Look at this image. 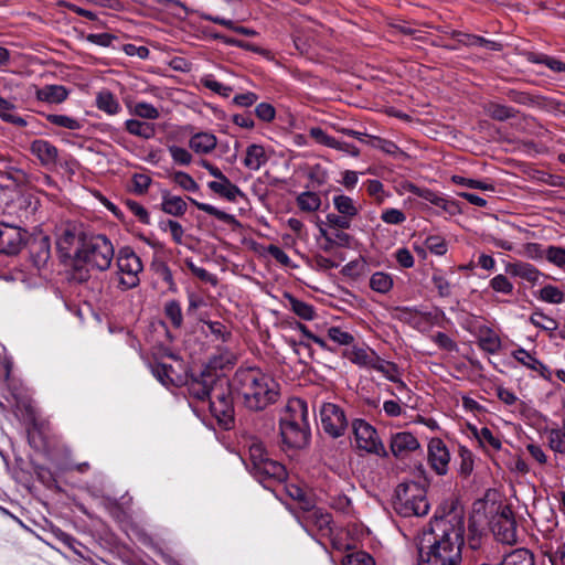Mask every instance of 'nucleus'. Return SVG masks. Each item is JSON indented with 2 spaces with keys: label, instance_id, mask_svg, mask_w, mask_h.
<instances>
[{
  "label": "nucleus",
  "instance_id": "25",
  "mask_svg": "<svg viewBox=\"0 0 565 565\" xmlns=\"http://www.w3.org/2000/svg\"><path fill=\"white\" fill-rule=\"evenodd\" d=\"M344 355L361 367L373 369L379 355L369 348L353 347L345 351Z\"/></svg>",
  "mask_w": 565,
  "mask_h": 565
},
{
  "label": "nucleus",
  "instance_id": "8",
  "mask_svg": "<svg viewBox=\"0 0 565 565\" xmlns=\"http://www.w3.org/2000/svg\"><path fill=\"white\" fill-rule=\"evenodd\" d=\"M232 382L222 376L212 390L209 399L211 414L224 426H228L234 420V404L231 393Z\"/></svg>",
  "mask_w": 565,
  "mask_h": 565
},
{
  "label": "nucleus",
  "instance_id": "26",
  "mask_svg": "<svg viewBox=\"0 0 565 565\" xmlns=\"http://www.w3.org/2000/svg\"><path fill=\"white\" fill-rule=\"evenodd\" d=\"M207 186L214 193L232 202L236 201L238 196H243L242 190L233 184L226 175L217 181H210Z\"/></svg>",
  "mask_w": 565,
  "mask_h": 565
},
{
  "label": "nucleus",
  "instance_id": "6",
  "mask_svg": "<svg viewBox=\"0 0 565 565\" xmlns=\"http://www.w3.org/2000/svg\"><path fill=\"white\" fill-rule=\"evenodd\" d=\"M393 507L395 512L403 518L424 516L430 508L425 488L415 481L397 486Z\"/></svg>",
  "mask_w": 565,
  "mask_h": 565
},
{
  "label": "nucleus",
  "instance_id": "13",
  "mask_svg": "<svg viewBox=\"0 0 565 565\" xmlns=\"http://www.w3.org/2000/svg\"><path fill=\"white\" fill-rule=\"evenodd\" d=\"M492 532L495 539L504 544L516 543V522L511 509L504 507L492 521Z\"/></svg>",
  "mask_w": 565,
  "mask_h": 565
},
{
  "label": "nucleus",
  "instance_id": "29",
  "mask_svg": "<svg viewBox=\"0 0 565 565\" xmlns=\"http://www.w3.org/2000/svg\"><path fill=\"white\" fill-rule=\"evenodd\" d=\"M497 565H535L534 554L524 547L507 553Z\"/></svg>",
  "mask_w": 565,
  "mask_h": 565
},
{
  "label": "nucleus",
  "instance_id": "2",
  "mask_svg": "<svg viewBox=\"0 0 565 565\" xmlns=\"http://www.w3.org/2000/svg\"><path fill=\"white\" fill-rule=\"evenodd\" d=\"M232 386L244 406L254 412L275 404L280 395L278 382L259 367H238L232 379Z\"/></svg>",
  "mask_w": 565,
  "mask_h": 565
},
{
  "label": "nucleus",
  "instance_id": "28",
  "mask_svg": "<svg viewBox=\"0 0 565 565\" xmlns=\"http://www.w3.org/2000/svg\"><path fill=\"white\" fill-rule=\"evenodd\" d=\"M125 129L128 134L145 140L152 139L157 134L156 125L153 122L141 121L138 119H127L125 121Z\"/></svg>",
  "mask_w": 565,
  "mask_h": 565
},
{
  "label": "nucleus",
  "instance_id": "57",
  "mask_svg": "<svg viewBox=\"0 0 565 565\" xmlns=\"http://www.w3.org/2000/svg\"><path fill=\"white\" fill-rule=\"evenodd\" d=\"M545 258L553 265L563 268L565 266V248L561 246H548L545 249Z\"/></svg>",
  "mask_w": 565,
  "mask_h": 565
},
{
  "label": "nucleus",
  "instance_id": "52",
  "mask_svg": "<svg viewBox=\"0 0 565 565\" xmlns=\"http://www.w3.org/2000/svg\"><path fill=\"white\" fill-rule=\"evenodd\" d=\"M451 181L455 184L462 185V186L470 188V189H478V190H482V191H493L494 190L493 184L490 182L465 178L461 175H452Z\"/></svg>",
  "mask_w": 565,
  "mask_h": 565
},
{
  "label": "nucleus",
  "instance_id": "37",
  "mask_svg": "<svg viewBox=\"0 0 565 565\" xmlns=\"http://www.w3.org/2000/svg\"><path fill=\"white\" fill-rule=\"evenodd\" d=\"M298 207L303 212H316L321 205V199L319 194L306 191L300 193L296 199Z\"/></svg>",
  "mask_w": 565,
  "mask_h": 565
},
{
  "label": "nucleus",
  "instance_id": "9",
  "mask_svg": "<svg viewBox=\"0 0 565 565\" xmlns=\"http://www.w3.org/2000/svg\"><path fill=\"white\" fill-rule=\"evenodd\" d=\"M320 424L322 430L331 438L343 436L348 429L349 422L344 409L334 403H322L319 408Z\"/></svg>",
  "mask_w": 565,
  "mask_h": 565
},
{
  "label": "nucleus",
  "instance_id": "16",
  "mask_svg": "<svg viewBox=\"0 0 565 565\" xmlns=\"http://www.w3.org/2000/svg\"><path fill=\"white\" fill-rule=\"evenodd\" d=\"M428 462L439 476L448 472L450 454L445 443L439 438H433L428 444Z\"/></svg>",
  "mask_w": 565,
  "mask_h": 565
},
{
  "label": "nucleus",
  "instance_id": "35",
  "mask_svg": "<svg viewBox=\"0 0 565 565\" xmlns=\"http://www.w3.org/2000/svg\"><path fill=\"white\" fill-rule=\"evenodd\" d=\"M161 205L167 214L173 216H182L186 212V203L181 196L164 194Z\"/></svg>",
  "mask_w": 565,
  "mask_h": 565
},
{
  "label": "nucleus",
  "instance_id": "30",
  "mask_svg": "<svg viewBox=\"0 0 565 565\" xmlns=\"http://www.w3.org/2000/svg\"><path fill=\"white\" fill-rule=\"evenodd\" d=\"M150 369L153 376L164 386L174 384L179 379L178 372L170 364L154 362L150 365Z\"/></svg>",
  "mask_w": 565,
  "mask_h": 565
},
{
  "label": "nucleus",
  "instance_id": "15",
  "mask_svg": "<svg viewBox=\"0 0 565 565\" xmlns=\"http://www.w3.org/2000/svg\"><path fill=\"white\" fill-rule=\"evenodd\" d=\"M250 472L263 484L269 481L282 482L287 478L285 466L269 457L252 468Z\"/></svg>",
  "mask_w": 565,
  "mask_h": 565
},
{
  "label": "nucleus",
  "instance_id": "4",
  "mask_svg": "<svg viewBox=\"0 0 565 565\" xmlns=\"http://www.w3.org/2000/svg\"><path fill=\"white\" fill-rule=\"evenodd\" d=\"M279 428L285 447L291 449L306 447L310 439L307 403L300 398L289 401L280 417Z\"/></svg>",
  "mask_w": 565,
  "mask_h": 565
},
{
  "label": "nucleus",
  "instance_id": "14",
  "mask_svg": "<svg viewBox=\"0 0 565 565\" xmlns=\"http://www.w3.org/2000/svg\"><path fill=\"white\" fill-rule=\"evenodd\" d=\"M222 375L210 370H203L199 376L192 377L189 383V394L198 401H207L212 395V390L218 383Z\"/></svg>",
  "mask_w": 565,
  "mask_h": 565
},
{
  "label": "nucleus",
  "instance_id": "21",
  "mask_svg": "<svg viewBox=\"0 0 565 565\" xmlns=\"http://www.w3.org/2000/svg\"><path fill=\"white\" fill-rule=\"evenodd\" d=\"M512 356L521 363L523 366L536 372L543 379H551V371L548 367L539 359H536L533 354L526 351L523 348H519L512 352Z\"/></svg>",
  "mask_w": 565,
  "mask_h": 565
},
{
  "label": "nucleus",
  "instance_id": "44",
  "mask_svg": "<svg viewBox=\"0 0 565 565\" xmlns=\"http://www.w3.org/2000/svg\"><path fill=\"white\" fill-rule=\"evenodd\" d=\"M249 454V470L257 465H260L263 460L268 458L264 444L258 439H252L248 445Z\"/></svg>",
  "mask_w": 565,
  "mask_h": 565
},
{
  "label": "nucleus",
  "instance_id": "63",
  "mask_svg": "<svg viewBox=\"0 0 565 565\" xmlns=\"http://www.w3.org/2000/svg\"><path fill=\"white\" fill-rule=\"evenodd\" d=\"M344 565H375V562L370 554L359 551L347 555Z\"/></svg>",
  "mask_w": 565,
  "mask_h": 565
},
{
  "label": "nucleus",
  "instance_id": "18",
  "mask_svg": "<svg viewBox=\"0 0 565 565\" xmlns=\"http://www.w3.org/2000/svg\"><path fill=\"white\" fill-rule=\"evenodd\" d=\"M30 151L44 167H53L57 162L58 150L47 140H33L30 145Z\"/></svg>",
  "mask_w": 565,
  "mask_h": 565
},
{
  "label": "nucleus",
  "instance_id": "61",
  "mask_svg": "<svg viewBox=\"0 0 565 565\" xmlns=\"http://www.w3.org/2000/svg\"><path fill=\"white\" fill-rule=\"evenodd\" d=\"M169 153L172 160L181 166H189L192 161V154L184 148L179 146H170Z\"/></svg>",
  "mask_w": 565,
  "mask_h": 565
},
{
  "label": "nucleus",
  "instance_id": "62",
  "mask_svg": "<svg viewBox=\"0 0 565 565\" xmlns=\"http://www.w3.org/2000/svg\"><path fill=\"white\" fill-rule=\"evenodd\" d=\"M328 337L340 345H349L353 342L354 338L351 333L343 331L339 327H331L328 330Z\"/></svg>",
  "mask_w": 565,
  "mask_h": 565
},
{
  "label": "nucleus",
  "instance_id": "31",
  "mask_svg": "<svg viewBox=\"0 0 565 565\" xmlns=\"http://www.w3.org/2000/svg\"><path fill=\"white\" fill-rule=\"evenodd\" d=\"M96 106L99 110L108 115H117L121 110V106L115 95L108 90H100L96 96Z\"/></svg>",
  "mask_w": 565,
  "mask_h": 565
},
{
  "label": "nucleus",
  "instance_id": "1",
  "mask_svg": "<svg viewBox=\"0 0 565 565\" xmlns=\"http://www.w3.org/2000/svg\"><path fill=\"white\" fill-rule=\"evenodd\" d=\"M465 535V513L452 505L441 516H436L429 530L423 533L418 547L419 565H460Z\"/></svg>",
  "mask_w": 565,
  "mask_h": 565
},
{
  "label": "nucleus",
  "instance_id": "10",
  "mask_svg": "<svg viewBox=\"0 0 565 565\" xmlns=\"http://www.w3.org/2000/svg\"><path fill=\"white\" fill-rule=\"evenodd\" d=\"M352 430L358 448L377 456H387L376 429L366 420L362 418L354 419L352 422Z\"/></svg>",
  "mask_w": 565,
  "mask_h": 565
},
{
  "label": "nucleus",
  "instance_id": "7",
  "mask_svg": "<svg viewBox=\"0 0 565 565\" xmlns=\"http://www.w3.org/2000/svg\"><path fill=\"white\" fill-rule=\"evenodd\" d=\"M142 262L134 249L129 246L121 247L116 257L115 279L117 288L126 291L139 286V275L142 273Z\"/></svg>",
  "mask_w": 565,
  "mask_h": 565
},
{
  "label": "nucleus",
  "instance_id": "64",
  "mask_svg": "<svg viewBox=\"0 0 565 565\" xmlns=\"http://www.w3.org/2000/svg\"><path fill=\"white\" fill-rule=\"evenodd\" d=\"M425 246L428 250L439 256L447 252L445 239L437 235L428 236L425 241Z\"/></svg>",
  "mask_w": 565,
  "mask_h": 565
},
{
  "label": "nucleus",
  "instance_id": "55",
  "mask_svg": "<svg viewBox=\"0 0 565 565\" xmlns=\"http://www.w3.org/2000/svg\"><path fill=\"white\" fill-rule=\"evenodd\" d=\"M371 147L383 151L384 153L395 156L399 152V148L397 145L391 140H386L380 137H370V140L366 141Z\"/></svg>",
  "mask_w": 565,
  "mask_h": 565
},
{
  "label": "nucleus",
  "instance_id": "49",
  "mask_svg": "<svg viewBox=\"0 0 565 565\" xmlns=\"http://www.w3.org/2000/svg\"><path fill=\"white\" fill-rule=\"evenodd\" d=\"M505 95L511 102L516 103L519 105H524V106L541 105L539 96H532L531 94H529L526 92H521L518 89H508L505 92Z\"/></svg>",
  "mask_w": 565,
  "mask_h": 565
},
{
  "label": "nucleus",
  "instance_id": "50",
  "mask_svg": "<svg viewBox=\"0 0 565 565\" xmlns=\"http://www.w3.org/2000/svg\"><path fill=\"white\" fill-rule=\"evenodd\" d=\"M373 370L381 372L391 382L397 381V377L399 376L398 366L395 363L385 361L380 356L377 358Z\"/></svg>",
  "mask_w": 565,
  "mask_h": 565
},
{
  "label": "nucleus",
  "instance_id": "39",
  "mask_svg": "<svg viewBox=\"0 0 565 565\" xmlns=\"http://www.w3.org/2000/svg\"><path fill=\"white\" fill-rule=\"evenodd\" d=\"M288 301L291 311L303 320H313L316 317L315 308L302 300L297 299L294 296H288Z\"/></svg>",
  "mask_w": 565,
  "mask_h": 565
},
{
  "label": "nucleus",
  "instance_id": "19",
  "mask_svg": "<svg viewBox=\"0 0 565 565\" xmlns=\"http://www.w3.org/2000/svg\"><path fill=\"white\" fill-rule=\"evenodd\" d=\"M408 190L413 194L424 199L427 202H430L435 206L443 209L449 214H455L458 211V205L455 201L447 200L429 189H422L414 184H409Z\"/></svg>",
  "mask_w": 565,
  "mask_h": 565
},
{
  "label": "nucleus",
  "instance_id": "46",
  "mask_svg": "<svg viewBox=\"0 0 565 565\" xmlns=\"http://www.w3.org/2000/svg\"><path fill=\"white\" fill-rule=\"evenodd\" d=\"M189 200L200 211H203V212H205V213L216 217L220 221H223L225 223H233V222H235V217L232 214H228V213H226L224 211H221V210H218L217 207H215V206H213L211 204L199 202V201H196V200H194L192 198H189Z\"/></svg>",
  "mask_w": 565,
  "mask_h": 565
},
{
  "label": "nucleus",
  "instance_id": "47",
  "mask_svg": "<svg viewBox=\"0 0 565 565\" xmlns=\"http://www.w3.org/2000/svg\"><path fill=\"white\" fill-rule=\"evenodd\" d=\"M131 114L147 120H156L160 117L159 109L147 102L136 103L131 109Z\"/></svg>",
  "mask_w": 565,
  "mask_h": 565
},
{
  "label": "nucleus",
  "instance_id": "60",
  "mask_svg": "<svg viewBox=\"0 0 565 565\" xmlns=\"http://www.w3.org/2000/svg\"><path fill=\"white\" fill-rule=\"evenodd\" d=\"M351 217L340 213H329L327 215V225L333 230H348L351 226Z\"/></svg>",
  "mask_w": 565,
  "mask_h": 565
},
{
  "label": "nucleus",
  "instance_id": "54",
  "mask_svg": "<svg viewBox=\"0 0 565 565\" xmlns=\"http://www.w3.org/2000/svg\"><path fill=\"white\" fill-rule=\"evenodd\" d=\"M204 326L207 329L204 332L212 334L215 340L226 342L231 338V331L220 321H204Z\"/></svg>",
  "mask_w": 565,
  "mask_h": 565
},
{
  "label": "nucleus",
  "instance_id": "42",
  "mask_svg": "<svg viewBox=\"0 0 565 565\" xmlns=\"http://www.w3.org/2000/svg\"><path fill=\"white\" fill-rule=\"evenodd\" d=\"M333 205L338 213L344 214L351 218L358 215L359 209L356 207L354 201L344 194L335 195L333 198Z\"/></svg>",
  "mask_w": 565,
  "mask_h": 565
},
{
  "label": "nucleus",
  "instance_id": "11",
  "mask_svg": "<svg viewBox=\"0 0 565 565\" xmlns=\"http://www.w3.org/2000/svg\"><path fill=\"white\" fill-rule=\"evenodd\" d=\"M87 234L88 232L84 231L81 225L66 224L61 227L56 238V248L61 256L76 258V249L82 247Z\"/></svg>",
  "mask_w": 565,
  "mask_h": 565
},
{
  "label": "nucleus",
  "instance_id": "3",
  "mask_svg": "<svg viewBox=\"0 0 565 565\" xmlns=\"http://www.w3.org/2000/svg\"><path fill=\"white\" fill-rule=\"evenodd\" d=\"M38 200L30 193L15 192L3 213L14 216L12 222L0 221V254L17 255L26 242L28 232L21 224L38 210Z\"/></svg>",
  "mask_w": 565,
  "mask_h": 565
},
{
  "label": "nucleus",
  "instance_id": "34",
  "mask_svg": "<svg viewBox=\"0 0 565 565\" xmlns=\"http://www.w3.org/2000/svg\"><path fill=\"white\" fill-rule=\"evenodd\" d=\"M163 313L174 329L182 328L183 312L181 303L178 300H168L163 306Z\"/></svg>",
  "mask_w": 565,
  "mask_h": 565
},
{
  "label": "nucleus",
  "instance_id": "53",
  "mask_svg": "<svg viewBox=\"0 0 565 565\" xmlns=\"http://www.w3.org/2000/svg\"><path fill=\"white\" fill-rule=\"evenodd\" d=\"M531 323L545 331H554L557 329L558 323L555 319L545 316L541 311H534L530 317Z\"/></svg>",
  "mask_w": 565,
  "mask_h": 565
},
{
  "label": "nucleus",
  "instance_id": "23",
  "mask_svg": "<svg viewBox=\"0 0 565 565\" xmlns=\"http://www.w3.org/2000/svg\"><path fill=\"white\" fill-rule=\"evenodd\" d=\"M217 145L215 135L207 131H200L191 136L189 147L195 153L207 154L211 153Z\"/></svg>",
  "mask_w": 565,
  "mask_h": 565
},
{
  "label": "nucleus",
  "instance_id": "45",
  "mask_svg": "<svg viewBox=\"0 0 565 565\" xmlns=\"http://www.w3.org/2000/svg\"><path fill=\"white\" fill-rule=\"evenodd\" d=\"M370 287L376 292L387 294L393 287V279L388 274L377 271L371 276Z\"/></svg>",
  "mask_w": 565,
  "mask_h": 565
},
{
  "label": "nucleus",
  "instance_id": "32",
  "mask_svg": "<svg viewBox=\"0 0 565 565\" xmlns=\"http://www.w3.org/2000/svg\"><path fill=\"white\" fill-rule=\"evenodd\" d=\"M484 111L488 116L498 121H505L515 118L518 115V110L515 108L497 102L488 103L484 106Z\"/></svg>",
  "mask_w": 565,
  "mask_h": 565
},
{
  "label": "nucleus",
  "instance_id": "17",
  "mask_svg": "<svg viewBox=\"0 0 565 565\" xmlns=\"http://www.w3.org/2000/svg\"><path fill=\"white\" fill-rule=\"evenodd\" d=\"M390 448L395 458L405 459L412 452L420 449V444L412 433L401 431L392 435Z\"/></svg>",
  "mask_w": 565,
  "mask_h": 565
},
{
  "label": "nucleus",
  "instance_id": "5",
  "mask_svg": "<svg viewBox=\"0 0 565 565\" xmlns=\"http://www.w3.org/2000/svg\"><path fill=\"white\" fill-rule=\"evenodd\" d=\"M115 250L110 239L104 234L88 232L82 247L76 249V260L90 268L105 271L114 259Z\"/></svg>",
  "mask_w": 565,
  "mask_h": 565
},
{
  "label": "nucleus",
  "instance_id": "51",
  "mask_svg": "<svg viewBox=\"0 0 565 565\" xmlns=\"http://www.w3.org/2000/svg\"><path fill=\"white\" fill-rule=\"evenodd\" d=\"M458 458H459V468L458 471L461 476H469L473 470V455L472 452L463 446H460L458 449Z\"/></svg>",
  "mask_w": 565,
  "mask_h": 565
},
{
  "label": "nucleus",
  "instance_id": "12",
  "mask_svg": "<svg viewBox=\"0 0 565 565\" xmlns=\"http://www.w3.org/2000/svg\"><path fill=\"white\" fill-rule=\"evenodd\" d=\"M298 521L309 534L317 532L321 537H330L333 533L331 515L320 508L305 511Z\"/></svg>",
  "mask_w": 565,
  "mask_h": 565
},
{
  "label": "nucleus",
  "instance_id": "58",
  "mask_svg": "<svg viewBox=\"0 0 565 565\" xmlns=\"http://www.w3.org/2000/svg\"><path fill=\"white\" fill-rule=\"evenodd\" d=\"M173 181L181 186L183 190L189 192H196L199 190V184L195 180L186 172L177 171L173 174Z\"/></svg>",
  "mask_w": 565,
  "mask_h": 565
},
{
  "label": "nucleus",
  "instance_id": "27",
  "mask_svg": "<svg viewBox=\"0 0 565 565\" xmlns=\"http://www.w3.org/2000/svg\"><path fill=\"white\" fill-rule=\"evenodd\" d=\"M268 161L265 148L262 145L253 143L246 148L244 166L253 171L259 170Z\"/></svg>",
  "mask_w": 565,
  "mask_h": 565
},
{
  "label": "nucleus",
  "instance_id": "59",
  "mask_svg": "<svg viewBox=\"0 0 565 565\" xmlns=\"http://www.w3.org/2000/svg\"><path fill=\"white\" fill-rule=\"evenodd\" d=\"M201 82L204 87L223 97H228L233 90L231 86L222 84L221 82L214 79L211 75L205 76Z\"/></svg>",
  "mask_w": 565,
  "mask_h": 565
},
{
  "label": "nucleus",
  "instance_id": "36",
  "mask_svg": "<svg viewBox=\"0 0 565 565\" xmlns=\"http://www.w3.org/2000/svg\"><path fill=\"white\" fill-rule=\"evenodd\" d=\"M45 118L51 125L65 128L68 130H78L83 127L82 120L67 115L47 114Z\"/></svg>",
  "mask_w": 565,
  "mask_h": 565
},
{
  "label": "nucleus",
  "instance_id": "24",
  "mask_svg": "<svg viewBox=\"0 0 565 565\" xmlns=\"http://www.w3.org/2000/svg\"><path fill=\"white\" fill-rule=\"evenodd\" d=\"M68 94L70 90L63 85H45L35 92L38 100L47 104H61L67 99Z\"/></svg>",
  "mask_w": 565,
  "mask_h": 565
},
{
  "label": "nucleus",
  "instance_id": "20",
  "mask_svg": "<svg viewBox=\"0 0 565 565\" xmlns=\"http://www.w3.org/2000/svg\"><path fill=\"white\" fill-rule=\"evenodd\" d=\"M30 254L33 265L38 269L44 268L51 258V244L46 236L35 238L30 245Z\"/></svg>",
  "mask_w": 565,
  "mask_h": 565
},
{
  "label": "nucleus",
  "instance_id": "33",
  "mask_svg": "<svg viewBox=\"0 0 565 565\" xmlns=\"http://www.w3.org/2000/svg\"><path fill=\"white\" fill-rule=\"evenodd\" d=\"M547 444L555 454L565 455V422L559 428L546 430Z\"/></svg>",
  "mask_w": 565,
  "mask_h": 565
},
{
  "label": "nucleus",
  "instance_id": "56",
  "mask_svg": "<svg viewBox=\"0 0 565 565\" xmlns=\"http://www.w3.org/2000/svg\"><path fill=\"white\" fill-rule=\"evenodd\" d=\"M489 285L495 292L503 295H511L513 292V284L503 274L494 276Z\"/></svg>",
  "mask_w": 565,
  "mask_h": 565
},
{
  "label": "nucleus",
  "instance_id": "40",
  "mask_svg": "<svg viewBox=\"0 0 565 565\" xmlns=\"http://www.w3.org/2000/svg\"><path fill=\"white\" fill-rule=\"evenodd\" d=\"M537 298L547 303L561 305L565 301V292L556 286L546 285L539 290Z\"/></svg>",
  "mask_w": 565,
  "mask_h": 565
},
{
  "label": "nucleus",
  "instance_id": "48",
  "mask_svg": "<svg viewBox=\"0 0 565 565\" xmlns=\"http://www.w3.org/2000/svg\"><path fill=\"white\" fill-rule=\"evenodd\" d=\"M479 347L488 353L495 354L501 349V340L492 330L488 329L480 337Z\"/></svg>",
  "mask_w": 565,
  "mask_h": 565
},
{
  "label": "nucleus",
  "instance_id": "22",
  "mask_svg": "<svg viewBox=\"0 0 565 565\" xmlns=\"http://www.w3.org/2000/svg\"><path fill=\"white\" fill-rule=\"evenodd\" d=\"M505 273L532 284L537 282L542 276V273L536 267L524 262L508 263L505 265Z\"/></svg>",
  "mask_w": 565,
  "mask_h": 565
},
{
  "label": "nucleus",
  "instance_id": "38",
  "mask_svg": "<svg viewBox=\"0 0 565 565\" xmlns=\"http://www.w3.org/2000/svg\"><path fill=\"white\" fill-rule=\"evenodd\" d=\"M14 109V105L9 100L0 96V117L3 121L13 124L18 127H25L26 120L19 115L11 113Z\"/></svg>",
  "mask_w": 565,
  "mask_h": 565
},
{
  "label": "nucleus",
  "instance_id": "41",
  "mask_svg": "<svg viewBox=\"0 0 565 565\" xmlns=\"http://www.w3.org/2000/svg\"><path fill=\"white\" fill-rule=\"evenodd\" d=\"M475 436L482 447H489L492 450H500L502 447L501 440L488 427L475 429Z\"/></svg>",
  "mask_w": 565,
  "mask_h": 565
},
{
  "label": "nucleus",
  "instance_id": "43",
  "mask_svg": "<svg viewBox=\"0 0 565 565\" xmlns=\"http://www.w3.org/2000/svg\"><path fill=\"white\" fill-rule=\"evenodd\" d=\"M234 363V354L228 351H225L212 356L204 370H210L211 372L217 373V371H222L228 366H232Z\"/></svg>",
  "mask_w": 565,
  "mask_h": 565
}]
</instances>
